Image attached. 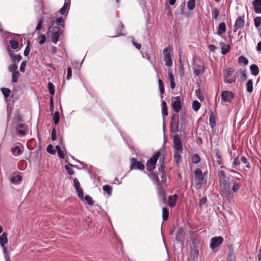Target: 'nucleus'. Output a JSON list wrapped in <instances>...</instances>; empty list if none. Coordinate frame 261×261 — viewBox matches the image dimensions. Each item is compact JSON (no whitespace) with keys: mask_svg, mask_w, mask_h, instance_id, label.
Segmentation results:
<instances>
[{"mask_svg":"<svg viewBox=\"0 0 261 261\" xmlns=\"http://www.w3.org/2000/svg\"><path fill=\"white\" fill-rule=\"evenodd\" d=\"M163 55L166 65L168 67L172 66L173 63L171 56V49L169 47L164 49Z\"/></svg>","mask_w":261,"mask_h":261,"instance_id":"4","label":"nucleus"},{"mask_svg":"<svg viewBox=\"0 0 261 261\" xmlns=\"http://www.w3.org/2000/svg\"><path fill=\"white\" fill-rule=\"evenodd\" d=\"M21 59H22V57L20 55H15L14 56H13V57L11 59V60L14 63H15L16 62H20Z\"/></svg>","mask_w":261,"mask_h":261,"instance_id":"58","label":"nucleus"},{"mask_svg":"<svg viewBox=\"0 0 261 261\" xmlns=\"http://www.w3.org/2000/svg\"><path fill=\"white\" fill-rule=\"evenodd\" d=\"M1 91L6 98L9 96L11 92L9 89L6 88H2L1 89Z\"/></svg>","mask_w":261,"mask_h":261,"instance_id":"45","label":"nucleus"},{"mask_svg":"<svg viewBox=\"0 0 261 261\" xmlns=\"http://www.w3.org/2000/svg\"><path fill=\"white\" fill-rule=\"evenodd\" d=\"M244 17V16L243 17L240 16L236 20L235 22V29L233 30L234 32H236L238 29L244 27L245 24V21L243 19Z\"/></svg>","mask_w":261,"mask_h":261,"instance_id":"13","label":"nucleus"},{"mask_svg":"<svg viewBox=\"0 0 261 261\" xmlns=\"http://www.w3.org/2000/svg\"><path fill=\"white\" fill-rule=\"evenodd\" d=\"M29 44H30V41H28L27 46H26V47L24 50V52H23V55L25 57L28 56L29 55L31 49L29 46Z\"/></svg>","mask_w":261,"mask_h":261,"instance_id":"60","label":"nucleus"},{"mask_svg":"<svg viewBox=\"0 0 261 261\" xmlns=\"http://www.w3.org/2000/svg\"><path fill=\"white\" fill-rule=\"evenodd\" d=\"M56 149L59 155V156L61 159H64L65 158V155L64 152L62 151L61 147L59 145H57L56 146Z\"/></svg>","mask_w":261,"mask_h":261,"instance_id":"56","label":"nucleus"},{"mask_svg":"<svg viewBox=\"0 0 261 261\" xmlns=\"http://www.w3.org/2000/svg\"><path fill=\"white\" fill-rule=\"evenodd\" d=\"M12 73V80L13 83H17L18 81V79L20 75L19 72L18 71H15Z\"/></svg>","mask_w":261,"mask_h":261,"instance_id":"38","label":"nucleus"},{"mask_svg":"<svg viewBox=\"0 0 261 261\" xmlns=\"http://www.w3.org/2000/svg\"><path fill=\"white\" fill-rule=\"evenodd\" d=\"M85 200L87 201V203L90 205H93L94 204V201L92 198L89 195H87L85 197Z\"/></svg>","mask_w":261,"mask_h":261,"instance_id":"55","label":"nucleus"},{"mask_svg":"<svg viewBox=\"0 0 261 261\" xmlns=\"http://www.w3.org/2000/svg\"><path fill=\"white\" fill-rule=\"evenodd\" d=\"M53 120L54 123L57 125L60 121V114L58 111H56L53 116Z\"/></svg>","mask_w":261,"mask_h":261,"instance_id":"39","label":"nucleus"},{"mask_svg":"<svg viewBox=\"0 0 261 261\" xmlns=\"http://www.w3.org/2000/svg\"><path fill=\"white\" fill-rule=\"evenodd\" d=\"M169 211L166 207H163L162 210V217L164 221L167 220L168 218Z\"/></svg>","mask_w":261,"mask_h":261,"instance_id":"35","label":"nucleus"},{"mask_svg":"<svg viewBox=\"0 0 261 261\" xmlns=\"http://www.w3.org/2000/svg\"><path fill=\"white\" fill-rule=\"evenodd\" d=\"M230 184L229 183L223 186V190L227 193V195H231V191L230 190Z\"/></svg>","mask_w":261,"mask_h":261,"instance_id":"57","label":"nucleus"},{"mask_svg":"<svg viewBox=\"0 0 261 261\" xmlns=\"http://www.w3.org/2000/svg\"><path fill=\"white\" fill-rule=\"evenodd\" d=\"M37 20L38 23L36 27L35 30L36 31H38L39 34L41 30L43 28V23L45 21V18L43 16H41L40 17H38Z\"/></svg>","mask_w":261,"mask_h":261,"instance_id":"15","label":"nucleus"},{"mask_svg":"<svg viewBox=\"0 0 261 261\" xmlns=\"http://www.w3.org/2000/svg\"><path fill=\"white\" fill-rule=\"evenodd\" d=\"M176 116L177 117L178 115L176 114L173 115L171 118V121L170 122L171 132L173 133H176L180 132V127L178 125V123H177L176 121L174 120L175 117Z\"/></svg>","mask_w":261,"mask_h":261,"instance_id":"10","label":"nucleus"},{"mask_svg":"<svg viewBox=\"0 0 261 261\" xmlns=\"http://www.w3.org/2000/svg\"><path fill=\"white\" fill-rule=\"evenodd\" d=\"M158 83L160 92L162 94H163L165 91L164 85L163 82L162 81V80L159 79Z\"/></svg>","mask_w":261,"mask_h":261,"instance_id":"42","label":"nucleus"},{"mask_svg":"<svg viewBox=\"0 0 261 261\" xmlns=\"http://www.w3.org/2000/svg\"><path fill=\"white\" fill-rule=\"evenodd\" d=\"M8 70L11 73H13L18 70V66L15 64H11L8 67Z\"/></svg>","mask_w":261,"mask_h":261,"instance_id":"46","label":"nucleus"},{"mask_svg":"<svg viewBox=\"0 0 261 261\" xmlns=\"http://www.w3.org/2000/svg\"><path fill=\"white\" fill-rule=\"evenodd\" d=\"M237 80L236 76H233L232 78L230 79L229 77H224V82L227 84H232L236 82Z\"/></svg>","mask_w":261,"mask_h":261,"instance_id":"41","label":"nucleus"},{"mask_svg":"<svg viewBox=\"0 0 261 261\" xmlns=\"http://www.w3.org/2000/svg\"><path fill=\"white\" fill-rule=\"evenodd\" d=\"M104 192L107 193L109 196H111L112 194V188L109 185H105L102 187Z\"/></svg>","mask_w":261,"mask_h":261,"instance_id":"33","label":"nucleus"},{"mask_svg":"<svg viewBox=\"0 0 261 261\" xmlns=\"http://www.w3.org/2000/svg\"><path fill=\"white\" fill-rule=\"evenodd\" d=\"M238 62L239 63H243L245 65H247L248 64V59L243 56H241L239 58Z\"/></svg>","mask_w":261,"mask_h":261,"instance_id":"49","label":"nucleus"},{"mask_svg":"<svg viewBox=\"0 0 261 261\" xmlns=\"http://www.w3.org/2000/svg\"><path fill=\"white\" fill-rule=\"evenodd\" d=\"M187 7L190 10H193L195 7V0H189L187 3Z\"/></svg>","mask_w":261,"mask_h":261,"instance_id":"47","label":"nucleus"},{"mask_svg":"<svg viewBox=\"0 0 261 261\" xmlns=\"http://www.w3.org/2000/svg\"><path fill=\"white\" fill-rule=\"evenodd\" d=\"M221 99L224 102H230L233 98L234 94L229 91H223L221 92Z\"/></svg>","mask_w":261,"mask_h":261,"instance_id":"9","label":"nucleus"},{"mask_svg":"<svg viewBox=\"0 0 261 261\" xmlns=\"http://www.w3.org/2000/svg\"><path fill=\"white\" fill-rule=\"evenodd\" d=\"M8 243V234L6 232H3L0 236V246L4 247V245Z\"/></svg>","mask_w":261,"mask_h":261,"instance_id":"20","label":"nucleus"},{"mask_svg":"<svg viewBox=\"0 0 261 261\" xmlns=\"http://www.w3.org/2000/svg\"><path fill=\"white\" fill-rule=\"evenodd\" d=\"M161 155V152L160 151L156 152L153 155L152 157L147 161L146 163V169L149 172H152L155 168V165Z\"/></svg>","mask_w":261,"mask_h":261,"instance_id":"2","label":"nucleus"},{"mask_svg":"<svg viewBox=\"0 0 261 261\" xmlns=\"http://www.w3.org/2000/svg\"><path fill=\"white\" fill-rule=\"evenodd\" d=\"M220 45L221 49V54L222 55H226L230 50V47L229 45H226L223 42H220Z\"/></svg>","mask_w":261,"mask_h":261,"instance_id":"21","label":"nucleus"},{"mask_svg":"<svg viewBox=\"0 0 261 261\" xmlns=\"http://www.w3.org/2000/svg\"><path fill=\"white\" fill-rule=\"evenodd\" d=\"M11 152L14 156H18L22 153L20 148L18 146H16L12 148Z\"/></svg>","mask_w":261,"mask_h":261,"instance_id":"31","label":"nucleus"},{"mask_svg":"<svg viewBox=\"0 0 261 261\" xmlns=\"http://www.w3.org/2000/svg\"><path fill=\"white\" fill-rule=\"evenodd\" d=\"M145 166L141 161H138L135 158L130 159V170L138 169L142 171L144 169Z\"/></svg>","mask_w":261,"mask_h":261,"instance_id":"5","label":"nucleus"},{"mask_svg":"<svg viewBox=\"0 0 261 261\" xmlns=\"http://www.w3.org/2000/svg\"><path fill=\"white\" fill-rule=\"evenodd\" d=\"M3 249V252L5 254V259H6V261H10V257L8 254V252H7V248L4 245V247H2Z\"/></svg>","mask_w":261,"mask_h":261,"instance_id":"61","label":"nucleus"},{"mask_svg":"<svg viewBox=\"0 0 261 261\" xmlns=\"http://www.w3.org/2000/svg\"><path fill=\"white\" fill-rule=\"evenodd\" d=\"M241 164V159H239L238 157L235 158L233 159L232 167L236 168L237 166H239Z\"/></svg>","mask_w":261,"mask_h":261,"instance_id":"51","label":"nucleus"},{"mask_svg":"<svg viewBox=\"0 0 261 261\" xmlns=\"http://www.w3.org/2000/svg\"><path fill=\"white\" fill-rule=\"evenodd\" d=\"M162 183H159V184L155 185L156 186V190L159 198L161 200H164L165 198V195L164 190V188Z\"/></svg>","mask_w":261,"mask_h":261,"instance_id":"14","label":"nucleus"},{"mask_svg":"<svg viewBox=\"0 0 261 261\" xmlns=\"http://www.w3.org/2000/svg\"><path fill=\"white\" fill-rule=\"evenodd\" d=\"M191 160V162L194 164H197L200 162L201 161L200 157L197 153H195L193 155H192Z\"/></svg>","mask_w":261,"mask_h":261,"instance_id":"29","label":"nucleus"},{"mask_svg":"<svg viewBox=\"0 0 261 261\" xmlns=\"http://www.w3.org/2000/svg\"><path fill=\"white\" fill-rule=\"evenodd\" d=\"M10 44L11 48L13 49H16L18 47V42L15 40L12 39L10 41Z\"/></svg>","mask_w":261,"mask_h":261,"instance_id":"44","label":"nucleus"},{"mask_svg":"<svg viewBox=\"0 0 261 261\" xmlns=\"http://www.w3.org/2000/svg\"><path fill=\"white\" fill-rule=\"evenodd\" d=\"M72 167H70L69 165V163L68 165H66L65 166V168L67 171V172L70 175H73L74 174V170L71 168Z\"/></svg>","mask_w":261,"mask_h":261,"instance_id":"52","label":"nucleus"},{"mask_svg":"<svg viewBox=\"0 0 261 261\" xmlns=\"http://www.w3.org/2000/svg\"><path fill=\"white\" fill-rule=\"evenodd\" d=\"M176 122L177 123H178V125L180 127V132H184L188 123L185 115H180L179 118L178 119V120L176 121Z\"/></svg>","mask_w":261,"mask_h":261,"instance_id":"11","label":"nucleus"},{"mask_svg":"<svg viewBox=\"0 0 261 261\" xmlns=\"http://www.w3.org/2000/svg\"><path fill=\"white\" fill-rule=\"evenodd\" d=\"M120 26L118 28V29L116 31V35L113 36V37H116L119 36H122L124 34L121 32L122 29L123 28V25L121 21L120 22Z\"/></svg>","mask_w":261,"mask_h":261,"instance_id":"40","label":"nucleus"},{"mask_svg":"<svg viewBox=\"0 0 261 261\" xmlns=\"http://www.w3.org/2000/svg\"><path fill=\"white\" fill-rule=\"evenodd\" d=\"M209 122L211 128H213L216 126L215 116L212 111L210 113Z\"/></svg>","mask_w":261,"mask_h":261,"instance_id":"22","label":"nucleus"},{"mask_svg":"<svg viewBox=\"0 0 261 261\" xmlns=\"http://www.w3.org/2000/svg\"><path fill=\"white\" fill-rule=\"evenodd\" d=\"M194 74L196 76H199L201 73H203L204 71V67L201 65H195L193 68Z\"/></svg>","mask_w":261,"mask_h":261,"instance_id":"19","label":"nucleus"},{"mask_svg":"<svg viewBox=\"0 0 261 261\" xmlns=\"http://www.w3.org/2000/svg\"><path fill=\"white\" fill-rule=\"evenodd\" d=\"M219 14V12L217 9L214 8L212 10V16L213 19L216 20L218 18Z\"/></svg>","mask_w":261,"mask_h":261,"instance_id":"50","label":"nucleus"},{"mask_svg":"<svg viewBox=\"0 0 261 261\" xmlns=\"http://www.w3.org/2000/svg\"><path fill=\"white\" fill-rule=\"evenodd\" d=\"M162 115L163 117L167 116L168 114V108L166 102L165 101H162Z\"/></svg>","mask_w":261,"mask_h":261,"instance_id":"30","label":"nucleus"},{"mask_svg":"<svg viewBox=\"0 0 261 261\" xmlns=\"http://www.w3.org/2000/svg\"><path fill=\"white\" fill-rule=\"evenodd\" d=\"M70 1H65L63 6L61 8L59 12L61 15H67L70 8Z\"/></svg>","mask_w":261,"mask_h":261,"instance_id":"12","label":"nucleus"},{"mask_svg":"<svg viewBox=\"0 0 261 261\" xmlns=\"http://www.w3.org/2000/svg\"><path fill=\"white\" fill-rule=\"evenodd\" d=\"M174 160L175 161V163L177 166H179V164L180 163L181 161V153H182V152H180L179 151L177 150H174Z\"/></svg>","mask_w":261,"mask_h":261,"instance_id":"17","label":"nucleus"},{"mask_svg":"<svg viewBox=\"0 0 261 261\" xmlns=\"http://www.w3.org/2000/svg\"><path fill=\"white\" fill-rule=\"evenodd\" d=\"M48 31L50 32L51 41L54 43L57 44L60 37L63 34V30L59 27H54L52 28L51 26H49L48 27Z\"/></svg>","mask_w":261,"mask_h":261,"instance_id":"1","label":"nucleus"},{"mask_svg":"<svg viewBox=\"0 0 261 261\" xmlns=\"http://www.w3.org/2000/svg\"><path fill=\"white\" fill-rule=\"evenodd\" d=\"M46 41V37L43 34H41L38 36V43L39 44H43Z\"/></svg>","mask_w":261,"mask_h":261,"instance_id":"54","label":"nucleus"},{"mask_svg":"<svg viewBox=\"0 0 261 261\" xmlns=\"http://www.w3.org/2000/svg\"><path fill=\"white\" fill-rule=\"evenodd\" d=\"M200 106L201 105L199 101L197 100L193 101L192 103V108L194 111H198L199 110Z\"/></svg>","mask_w":261,"mask_h":261,"instance_id":"36","label":"nucleus"},{"mask_svg":"<svg viewBox=\"0 0 261 261\" xmlns=\"http://www.w3.org/2000/svg\"><path fill=\"white\" fill-rule=\"evenodd\" d=\"M22 180V176L20 175H17L12 177L10 179V181L14 185H19Z\"/></svg>","mask_w":261,"mask_h":261,"instance_id":"25","label":"nucleus"},{"mask_svg":"<svg viewBox=\"0 0 261 261\" xmlns=\"http://www.w3.org/2000/svg\"><path fill=\"white\" fill-rule=\"evenodd\" d=\"M226 32V25L224 22L220 23L218 27L217 34L221 35Z\"/></svg>","mask_w":261,"mask_h":261,"instance_id":"23","label":"nucleus"},{"mask_svg":"<svg viewBox=\"0 0 261 261\" xmlns=\"http://www.w3.org/2000/svg\"><path fill=\"white\" fill-rule=\"evenodd\" d=\"M195 182L197 185L201 186L206 182L201 169L197 168L194 171Z\"/></svg>","mask_w":261,"mask_h":261,"instance_id":"3","label":"nucleus"},{"mask_svg":"<svg viewBox=\"0 0 261 261\" xmlns=\"http://www.w3.org/2000/svg\"><path fill=\"white\" fill-rule=\"evenodd\" d=\"M75 191H76V193L77 194V196H78L79 198L81 200H83V199H84V193H83V190L81 188V187H80L79 188H77V189H76Z\"/></svg>","mask_w":261,"mask_h":261,"instance_id":"48","label":"nucleus"},{"mask_svg":"<svg viewBox=\"0 0 261 261\" xmlns=\"http://www.w3.org/2000/svg\"><path fill=\"white\" fill-rule=\"evenodd\" d=\"M250 70L251 74L254 76H256L259 73V68L255 64H252L250 66Z\"/></svg>","mask_w":261,"mask_h":261,"instance_id":"26","label":"nucleus"},{"mask_svg":"<svg viewBox=\"0 0 261 261\" xmlns=\"http://www.w3.org/2000/svg\"><path fill=\"white\" fill-rule=\"evenodd\" d=\"M48 89L50 96H54L55 94V86L52 83L49 82L48 83Z\"/></svg>","mask_w":261,"mask_h":261,"instance_id":"37","label":"nucleus"},{"mask_svg":"<svg viewBox=\"0 0 261 261\" xmlns=\"http://www.w3.org/2000/svg\"><path fill=\"white\" fill-rule=\"evenodd\" d=\"M73 183H74L73 186H74L75 189L81 187L80 183L79 180L77 179V178L75 177L73 179Z\"/></svg>","mask_w":261,"mask_h":261,"instance_id":"62","label":"nucleus"},{"mask_svg":"<svg viewBox=\"0 0 261 261\" xmlns=\"http://www.w3.org/2000/svg\"><path fill=\"white\" fill-rule=\"evenodd\" d=\"M255 27L258 28L261 24V17L258 16L254 19Z\"/></svg>","mask_w":261,"mask_h":261,"instance_id":"59","label":"nucleus"},{"mask_svg":"<svg viewBox=\"0 0 261 261\" xmlns=\"http://www.w3.org/2000/svg\"><path fill=\"white\" fill-rule=\"evenodd\" d=\"M148 175L155 185L159 184V183H160L158 175L156 173L152 171V172Z\"/></svg>","mask_w":261,"mask_h":261,"instance_id":"27","label":"nucleus"},{"mask_svg":"<svg viewBox=\"0 0 261 261\" xmlns=\"http://www.w3.org/2000/svg\"><path fill=\"white\" fill-rule=\"evenodd\" d=\"M184 236V229L182 227H180L178 229L176 240L178 241H180L183 238Z\"/></svg>","mask_w":261,"mask_h":261,"instance_id":"24","label":"nucleus"},{"mask_svg":"<svg viewBox=\"0 0 261 261\" xmlns=\"http://www.w3.org/2000/svg\"><path fill=\"white\" fill-rule=\"evenodd\" d=\"M254 12L257 14L261 13V0H254L252 3Z\"/></svg>","mask_w":261,"mask_h":261,"instance_id":"16","label":"nucleus"},{"mask_svg":"<svg viewBox=\"0 0 261 261\" xmlns=\"http://www.w3.org/2000/svg\"><path fill=\"white\" fill-rule=\"evenodd\" d=\"M53 147L51 145H49L47 146V148H46V150L47 151L51 154H54L55 153V151L54 150H53Z\"/></svg>","mask_w":261,"mask_h":261,"instance_id":"64","label":"nucleus"},{"mask_svg":"<svg viewBox=\"0 0 261 261\" xmlns=\"http://www.w3.org/2000/svg\"><path fill=\"white\" fill-rule=\"evenodd\" d=\"M240 159H241V163H242L244 164H245L246 165L245 167L248 169H250V165L248 162V159L245 156H242Z\"/></svg>","mask_w":261,"mask_h":261,"instance_id":"34","label":"nucleus"},{"mask_svg":"<svg viewBox=\"0 0 261 261\" xmlns=\"http://www.w3.org/2000/svg\"><path fill=\"white\" fill-rule=\"evenodd\" d=\"M172 108L176 113H178L181 109L180 98L179 96L174 97L172 99Z\"/></svg>","mask_w":261,"mask_h":261,"instance_id":"7","label":"nucleus"},{"mask_svg":"<svg viewBox=\"0 0 261 261\" xmlns=\"http://www.w3.org/2000/svg\"><path fill=\"white\" fill-rule=\"evenodd\" d=\"M173 142L174 150L179 151L180 152L183 151L181 141L179 137L177 135L173 137Z\"/></svg>","mask_w":261,"mask_h":261,"instance_id":"8","label":"nucleus"},{"mask_svg":"<svg viewBox=\"0 0 261 261\" xmlns=\"http://www.w3.org/2000/svg\"><path fill=\"white\" fill-rule=\"evenodd\" d=\"M57 27L64 28L65 27V19L62 17H57L56 19Z\"/></svg>","mask_w":261,"mask_h":261,"instance_id":"28","label":"nucleus"},{"mask_svg":"<svg viewBox=\"0 0 261 261\" xmlns=\"http://www.w3.org/2000/svg\"><path fill=\"white\" fill-rule=\"evenodd\" d=\"M246 87L247 88V91L248 93H251L253 90V81L252 80H249L246 84Z\"/></svg>","mask_w":261,"mask_h":261,"instance_id":"32","label":"nucleus"},{"mask_svg":"<svg viewBox=\"0 0 261 261\" xmlns=\"http://www.w3.org/2000/svg\"><path fill=\"white\" fill-rule=\"evenodd\" d=\"M223 238L222 237H215L211 239L210 247L214 249L218 247L223 242Z\"/></svg>","mask_w":261,"mask_h":261,"instance_id":"6","label":"nucleus"},{"mask_svg":"<svg viewBox=\"0 0 261 261\" xmlns=\"http://www.w3.org/2000/svg\"><path fill=\"white\" fill-rule=\"evenodd\" d=\"M35 9L38 13H43V5L40 0H38V5L35 6Z\"/></svg>","mask_w":261,"mask_h":261,"instance_id":"43","label":"nucleus"},{"mask_svg":"<svg viewBox=\"0 0 261 261\" xmlns=\"http://www.w3.org/2000/svg\"><path fill=\"white\" fill-rule=\"evenodd\" d=\"M168 78L170 82L174 81V78L173 76V75L172 74V71L171 69H169L168 71Z\"/></svg>","mask_w":261,"mask_h":261,"instance_id":"63","label":"nucleus"},{"mask_svg":"<svg viewBox=\"0 0 261 261\" xmlns=\"http://www.w3.org/2000/svg\"><path fill=\"white\" fill-rule=\"evenodd\" d=\"M240 186L239 184L233 182L232 188L231 190H230L231 192H233L234 193H236L238 191V190L240 189ZM231 195H232V193H231Z\"/></svg>","mask_w":261,"mask_h":261,"instance_id":"53","label":"nucleus"},{"mask_svg":"<svg viewBox=\"0 0 261 261\" xmlns=\"http://www.w3.org/2000/svg\"><path fill=\"white\" fill-rule=\"evenodd\" d=\"M177 199V195L176 194H174L173 196H169L168 197V205L170 207H173L175 206L176 201Z\"/></svg>","mask_w":261,"mask_h":261,"instance_id":"18","label":"nucleus"}]
</instances>
